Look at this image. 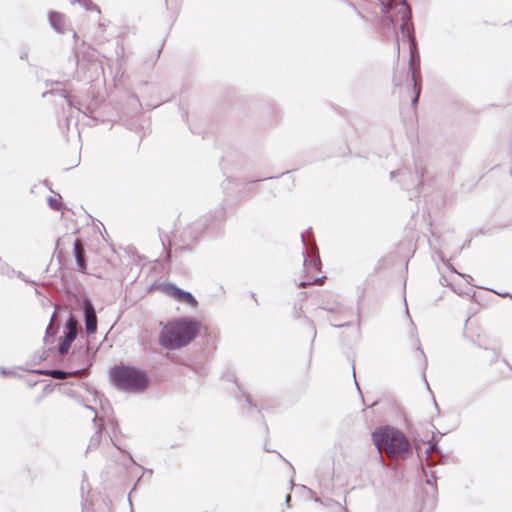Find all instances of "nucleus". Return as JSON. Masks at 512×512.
<instances>
[{"label":"nucleus","instance_id":"obj_38","mask_svg":"<svg viewBox=\"0 0 512 512\" xmlns=\"http://www.w3.org/2000/svg\"><path fill=\"white\" fill-rule=\"evenodd\" d=\"M246 402H247L249 405H252L251 400H250V398H249L248 396L246 397Z\"/></svg>","mask_w":512,"mask_h":512},{"label":"nucleus","instance_id":"obj_29","mask_svg":"<svg viewBox=\"0 0 512 512\" xmlns=\"http://www.w3.org/2000/svg\"><path fill=\"white\" fill-rule=\"evenodd\" d=\"M309 323H310V326H311V330H312V332H313V340H314V339H315V337H316V334H317L316 327H315V325H314L313 321H310V320H309Z\"/></svg>","mask_w":512,"mask_h":512},{"label":"nucleus","instance_id":"obj_5","mask_svg":"<svg viewBox=\"0 0 512 512\" xmlns=\"http://www.w3.org/2000/svg\"><path fill=\"white\" fill-rule=\"evenodd\" d=\"M423 176L424 169L417 161L414 172L404 167L390 173L391 179L397 178L402 189L408 191L410 200L419 197L423 187Z\"/></svg>","mask_w":512,"mask_h":512},{"label":"nucleus","instance_id":"obj_42","mask_svg":"<svg viewBox=\"0 0 512 512\" xmlns=\"http://www.w3.org/2000/svg\"><path fill=\"white\" fill-rule=\"evenodd\" d=\"M113 446L116 448V449H120L119 446L116 444V443H113Z\"/></svg>","mask_w":512,"mask_h":512},{"label":"nucleus","instance_id":"obj_43","mask_svg":"<svg viewBox=\"0 0 512 512\" xmlns=\"http://www.w3.org/2000/svg\"><path fill=\"white\" fill-rule=\"evenodd\" d=\"M113 446L116 448V449H120L119 446L116 444V443H113Z\"/></svg>","mask_w":512,"mask_h":512},{"label":"nucleus","instance_id":"obj_16","mask_svg":"<svg viewBox=\"0 0 512 512\" xmlns=\"http://www.w3.org/2000/svg\"><path fill=\"white\" fill-rule=\"evenodd\" d=\"M86 370H87V368H81V369H77V370H74V371H64V370H61V369H50V370L37 369V370H33V372L36 373V374H39V375L50 376L53 379L64 380L67 377L72 376V375L73 376H78V375H80L82 372H84Z\"/></svg>","mask_w":512,"mask_h":512},{"label":"nucleus","instance_id":"obj_4","mask_svg":"<svg viewBox=\"0 0 512 512\" xmlns=\"http://www.w3.org/2000/svg\"><path fill=\"white\" fill-rule=\"evenodd\" d=\"M110 378L122 391L142 392L149 385V378L143 370L123 363L111 368Z\"/></svg>","mask_w":512,"mask_h":512},{"label":"nucleus","instance_id":"obj_24","mask_svg":"<svg viewBox=\"0 0 512 512\" xmlns=\"http://www.w3.org/2000/svg\"><path fill=\"white\" fill-rule=\"evenodd\" d=\"M85 481L82 482V485H81V493H82V499H84V490L86 489V486H85ZM82 512H89V507H88V503H87V500H82Z\"/></svg>","mask_w":512,"mask_h":512},{"label":"nucleus","instance_id":"obj_34","mask_svg":"<svg viewBox=\"0 0 512 512\" xmlns=\"http://www.w3.org/2000/svg\"><path fill=\"white\" fill-rule=\"evenodd\" d=\"M340 510L343 512H349L346 506H340Z\"/></svg>","mask_w":512,"mask_h":512},{"label":"nucleus","instance_id":"obj_1","mask_svg":"<svg viewBox=\"0 0 512 512\" xmlns=\"http://www.w3.org/2000/svg\"><path fill=\"white\" fill-rule=\"evenodd\" d=\"M382 15L377 19L376 29L386 38H393L397 42V51L400 50L397 25L409 42L410 58H418L419 52L412 23V11L406 0H388L386 9L380 10Z\"/></svg>","mask_w":512,"mask_h":512},{"label":"nucleus","instance_id":"obj_46","mask_svg":"<svg viewBox=\"0 0 512 512\" xmlns=\"http://www.w3.org/2000/svg\"><path fill=\"white\" fill-rule=\"evenodd\" d=\"M418 350L420 351L421 355H424L423 350L419 347Z\"/></svg>","mask_w":512,"mask_h":512},{"label":"nucleus","instance_id":"obj_8","mask_svg":"<svg viewBox=\"0 0 512 512\" xmlns=\"http://www.w3.org/2000/svg\"><path fill=\"white\" fill-rule=\"evenodd\" d=\"M431 257L440 274L439 283L442 287L441 292L434 299V303L437 304L440 300L444 299L446 295L445 287L448 286V279L446 276V272L448 271V259H446L445 254L441 249H436L434 247H432Z\"/></svg>","mask_w":512,"mask_h":512},{"label":"nucleus","instance_id":"obj_12","mask_svg":"<svg viewBox=\"0 0 512 512\" xmlns=\"http://www.w3.org/2000/svg\"><path fill=\"white\" fill-rule=\"evenodd\" d=\"M77 331V321L73 319L72 315H70L65 322L64 337L58 347L60 355L68 353L73 341L77 337Z\"/></svg>","mask_w":512,"mask_h":512},{"label":"nucleus","instance_id":"obj_22","mask_svg":"<svg viewBox=\"0 0 512 512\" xmlns=\"http://www.w3.org/2000/svg\"><path fill=\"white\" fill-rule=\"evenodd\" d=\"M58 328L53 326L51 323L46 328L45 341L48 342L49 337H54L57 333Z\"/></svg>","mask_w":512,"mask_h":512},{"label":"nucleus","instance_id":"obj_30","mask_svg":"<svg viewBox=\"0 0 512 512\" xmlns=\"http://www.w3.org/2000/svg\"><path fill=\"white\" fill-rule=\"evenodd\" d=\"M290 500H291V496H290L289 494H288V495H286V497H285V503H286V505H287L288 507L290 506Z\"/></svg>","mask_w":512,"mask_h":512},{"label":"nucleus","instance_id":"obj_27","mask_svg":"<svg viewBox=\"0 0 512 512\" xmlns=\"http://www.w3.org/2000/svg\"><path fill=\"white\" fill-rule=\"evenodd\" d=\"M361 329V315L359 308L357 309V330L360 331Z\"/></svg>","mask_w":512,"mask_h":512},{"label":"nucleus","instance_id":"obj_40","mask_svg":"<svg viewBox=\"0 0 512 512\" xmlns=\"http://www.w3.org/2000/svg\"><path fill=\"white\" fill-rule=\"evenodd\" d=\"M46 357L44 356V354H42L40 357H39V360L42 361L44 360Z\"/></svg>","mask_w":512,"mask_h":512},{"label":"nucleus","instance_id":"obj_19","mask_svg":"<svg viewBox=\"0 0 512 512\" xmlns=\"http://www.w3.org/2000/svg\"><path fill=\"white\" fill-rule=\"evenodd\" d=\"M16 270L12 268L7 262L3 261L0 257V275L8 278L14 277Z\"/></svg>","mask_w":512,"mask_h":512},{"label":"nucleus","instance_id":"obj_14","mask_svg":"<svg viewBox=\"0 0 512 512\" xmlns=\"http://www.w3.org/2000/svg\"><path fill=\"white\" fill-rule=\"evenodd\" d=\"M82 310L86 332L88 334L95 333L97 331V316L94 305L89 298H86L82 301Z\"/></svg>","mask_w":512,"mask_h":512},{"label":"nucleus","instance_id":"obj_20","mask_svg":"<svg viewBox=\"0 0 512 512\" xmlns=\"http://www.w3.org/2000/svg\"><path fill=\"white\" fill-rule=\"evenodd\" d=\"M79 3L85 10H88V11H97L98 13H100V8L94 4L92 2V0H71V3L74 4V3Z\"/></svg>","mask_w":512,"mask_h":512},{"label":"nucleus","instance_id":"obj_37","mask_svg":"<svg viewBox=\"0 0 512 512\" xmlns=\"http://www.w3.org/2000/svg\"><path fill=\"white\" fill-rule=\"evenodd\" d=\"M21 59H26L27 58V53H23L21 56H20Z\"/></svg>","mask_w":512,"mask_h":512},{"label":"nucleus","instance_id":"obj_15","mask_svg":"<svg viewBox=\"0 0 512 512\" xmlns=\"http://www.w3.org/2000/svg\"><path fill=\"white\" fill-rule=\"evenodd\" d=\"M49 93L56 94V95H59V96L65 98L70 107L73 106V107L77 108L79 111L83 112L85 115H88L90 117H92V115L96 109V106H97V104L95 102L90 103L88 105H83L82 103H78V105L75 104L65 89H55V90L49 91ZM47 94H48V92H44L42 94V97H45Z\"/></svg>","mask_w":512,"mask_h":512},{"label":"nucleus","instance_id":"obj_6","mask_svg":"<svg viewBox=\"0 0 512 512\" xmlns=\"http://www.w3.org/2000/svg\"><path fill=\"white\" fill-rule=\"evenodd\" d=\"M321 309L330 312L338 314V317H331L329 318L330 324L332 327L335 328H342V327H349L351 325L350 321H344L343 320L349 318L353 315V309L351 306H346L338 301H332V302H324L321 306Z\"/></svg>","mask_w":512,"mask_h":512},{"label":"nucleus","instance_id":"obj_13","mask_svg":"<svg viewBox=\"0 0 512 512\" xmlns=\"http://www.w3.org/2000/svg\"><path fill=\"white\" fill-rule=\"evenodd\" d=\"M164 291L178 302L186 303L193 308L197 307L198 305V301L192 293L177 287L173 283L165 284Z\"/></svg>","mask_w":512,"mask_h":512},{"label":"nucleus","instance_id":"obj_44","mask_svg":"<svg viewBox=\"0 0 512 512\" xmlns=\"http://www.w3.org/2000/svg\"><path fill=\"white\" fill-rule=\"evenodd\" d=\"M113 446L116 448V449H120L119 446L116 444V443H113Z\"/></svg>","mask_w":512,"mask_h":512},{"label":"nucleus","instance_id":"obj_3","mask_svg":"<svg viewBox=\"0 0 512 512\" xmlns=\"http://www.w3.org/2000/svg\"><path fill=\"white\" fill-rule=\"evenodd\" d=\"M371 437L381 462L383 461L382 451L394 460H405L413 454V448L408 439L396 428L388 426L377 428Z\"/></svg>","mask_w":512,"mask_h":512},{"label":"nucleus","instance_id":"obj_11","mask_svg":"<svg viewBox=\"0 0 512 512\" xmlns=\"http://www.w3.org/2000/svg\"><path fill=\"white\" fill-rule=\"evenodd\" d=\"M76 399H77L78 403L82 404L87 410H90L91 412L94 413V418H93L92 421H93V424H94V427H95V432H94V434L90 438L87 450L96 449V448L99 447V445L101 443L102 433H103V429H104V426H105L104 419L101 418V417H98L97 411H96V409L93 406H90L88 404H84L82 397H77Z\"/></svg>","mask_w":512,"mask_h":512},{"label":"nucleus","instance_id":"obj_36","mask_svg":"<svg viewBox=\"0 0 512 512\" xmlns=\"http://www.w3.org/2000/svg\"><path fill=\"white\" fill-rule=\"evenodd\" d=\"M356 373H355V370L353 369V377H354V381H356ZM356 386H358L357 382H355ZM359 389V387H357Z\"/></svg>","mask_w":512,"mask_h":512},{"label":"nucleus","instance_id":"obj_23","mask_svg":"<svg viewBox=\"0 0 512 512\" xmlns=\"http://www.w3.org/2000/svg\"><path fill=\"white\" fill-rule=\"evenodd\" d=\"M322 505L326 506V507H329V508H339L340 509V506H343L342 504H340L339 502H336L335 500L333 499H325L323 502H322Z\"/></svg>","mask_w":512,"mask_h":512},{"label":"nucleus","instance_id":"obj_32","mask_svg":"<svg viewBox=\"0 0 512 512\" xmlns=\"http://www.w3.org/2000/svg\"><path fill=\"white\" fill-rule=\"evenodd\" d=\"M433 449H434V445L433 444H429L428 448L426 449V453L429 454Z\"/></svg>","mask_w":512,"mask_h":512},{"label":"nucleus","instance_id":"obj_18","mask_svg":"<svg viewBox=\"0 0 512 512\" xmlns=\"http://www.w3.org/2000/svg\"><path fill=\"white\" fill-rule=\"evenodd\" d=\"M48 19L51 27L55 29L58 33L64 32V16L63 14L52 11L48 14Z\"/></svg>","mask_w":512,"mask_h":512},{"label":"nucleus","instance_id":"obj_31","mask_svg":"<svg viewBox=\"0 0 512 512\" xmlns=\"http://www.w3.org/2000/svg\"><path fill=\"white\" fill-rule=\"evenodd\" d=\"M0 373H1L3 376H6V375H8V374H9V372H8L5 368H3V367L0 369Z\"/></svg>","mask_w":512,"mask_h":512},{"label":"nucleus","instance_id":"obj_17","mask_svg":"<svg viewBox=\"0 0 512 512\" xmlns=\"http://www.w3.org/2000/svg\"><path fill=\"white\" fill-rule=\"evenodd\" d=\"M73 255L78 268V271L84 273L87 269V262L85 258V251L78 238L73 243Z\"/></svg>","mask_w":512,"mask_h":512},{"label":"nucleus","instance_id":"obj_10","mask_svg":"<svg viewBox=\"0 0 512 512\" xmlns=\"http://www.w3.org/2000/svg\"><path fill=\"white\" fill-rule=\"evenodd\" d=\"M408 73L411 77L412 90L414 92V96L411 99V104L415 107L419 101V97L421 94V72H420V56L418 58L409 59V68Z\"/></svg>","mask_w":512,"mask_h":512},{"label":"nucleus","instance_id":"obj_25","mask_svg":"<svg viewBox=\"0 0 512 512\" xmlns=\"http://www.w3.org/2000/svg\"><path fill=\"white\" fill-rule=\"evenodd\" d=\"M17 278L21 279L25 283L31 284V285H37V282L33 280H29L26 278V276L21 271H16L15 275Z\"/></svg>","mask_w":512,"mask_h":512},{"label":"nucleus","instance_id":"obj_26","mask_svg":"<svg viewBox=\"0 0 512 512\" xmlns=\"http://www.w3.org/2000/svg\"><path fill=\"white\" fill-rule=\"evenodd\" d=\"M318 280L317 277H315L312 281H302L298 284L299 287H306L308 285H311L313 283H316V281Z\"/></svg>","mask_w":512,"mask_h":512},{"label":"nucleus","instance_id":"obj_47","mask_svg":"<svg viewBox=\"0 0 512 512\" xmlns=\"http://www.w3.org/2000/svg\"><path fill=\"white\" fill-rule=\"evenodd\" d=\"M449 269H450V271L455 272L452 266H449Z\"/></svg>","mask_w":512,"mask_h":512},{"label":"nucleus","instance_id":"obj_2","mask_svg":"<svg viewBox=\"0 0 512 512\" xmlns=\"http://www.w3.org/2000/svg\"><path fill=\"white\" fill-rule=\"evenodd\" d=\"M201 323L188 317L168 321L159 333V344L167 350H176L190 344L198 335Z\"/></svg>","mask_w":512,"mask_h":512},{"label":"nucleus","instance_id":"obj_41","mask_svg":"<svg viewBox=\"0 0 512 512\" xmlns=\"http://www.w3.org/2000/svg\"><path fill=\"white\" fill-rule=\"evenodd\" d=\"M78 37L77 33L74 31L73 32V38L76 39Z\"/></svg>","mask_w":512,"mask_h":512},{"label":"nucleus","instance_id":"obj_7","mask_svg":"<svg viewBox=\"0 0 512 512\" xmlns=\"http://www.w3.org/2000/svg\"><path fill=\"white\" fill-rule=\"evenodd\" d=\"M388 0H351L349 6L358 17L365 22L370 21L371 15H377V11L386 9Z\"/></svg>","mask_w":512,"mask_h":512},{"label":"nucleus","instance_id":"obj_39","mask_svg":"<svg viewBox=\"0 0 512 512\" xmlns=\"http://www.w3.org/2000/svg\"><path fill=\"white\" fill-rule=\"evenodd\" d=\"M405 310H406L407 315L409 316V311H408L407 303L405 304Z\"/></svg>","mask_w":512,"mask_h":512},{"label":"nucleus","instance_id":"obj_35","mask_svg":"<svg viewBox=\"0 0 512 512\" xmlns=\"http://www.w3.org/2000/svg\"><path fill=\"white\" fill-rule=\"evenodd\" d=\"M314 501H315V502H319V503H321V504H322V502H323L324 500H321L319 497H315V498H314Z\"/></svg>","mask_w":512,"mask_h":512},{"label":"nucleus","instance_id":"obj_21","mask_svg":"<svg viewBox=\"0 0 512 512\" xmlns=\"http://www.w3.org/2000/svg\"><path fill=\"white\" fill-rule=\"evenodd\" d=\"M48 204L50 208L54 211H59L62 207V203L60 199L54 198V197H48Z\"/></svg>","mask_w":512,"mask_h":512},{"label":"nucleus","instance_id":"obj_33","mask_svg":"<svg viewBox=\"0 0 512 512\" xmlns=\"http://www.w3.org/2000/svg\"><path fill=\"white\" fill-rule=\"evenodd\" d=\"M251 297H252V299L254 300L255 304H256V305H258L259 303H258V300H257V298H256L255 293L251 292Z\"/></svg>","mask_w":512,"mask_h":512},{"label":"nucleus","instance_id":"obj_9","mask_svg":"<svg viewBox=\"0 0 512 512\" xmlns=\"http://www.w3.org/2000/svg\"><path fill=\"white\" fill-rule=\"evenodd\" d=\"M309 233H312L311 228L307 229L306 233H301V241L305 247V250L302 253L304 258V266L307 267L309 263V265H311L314 270H319L321 266V260L318 255L314 240L309 241L306 239V234Z\"/></svg>","mask_w":512,"mask_h":512},{"label":"nucleus","instance_id":"obj_28","mask_svg":"<svg viewBox=\"0 0 512 512\" xmlns=\"http://www.w3.org/2000/svg\"><path fill=\"white\" fill-rule=\"evenodd\" d=\"M393 82H394V85H395V86H398V85H400V84H401V79H400V78H398V76H397V74H396V73H394V76H393Z\"/></svg>","mask_w":512,"mask_h":512},{"label":"nucleus","instance_id":"obj_45","mask_svg":"<svg viewBox=\"0 0 512 512\" xmlns=\"http://www.w3.org/2000/svg\"><path fill=\"white\" fill-rule=\"evenodd\" d=\"M113 446L116 448V449H120L119 446L116 444V443H113Z\"/></svg>","mask_w":512,"mask_h":512}]
</instances>
